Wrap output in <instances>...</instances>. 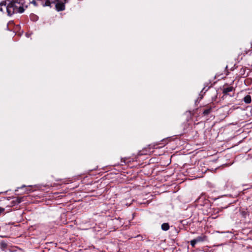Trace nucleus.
Returning <instances> with one entry per match:
<instances>
[{"mask_svg":"<svg viewBox=\"0 0 252 252\" xmlns=\"http://www.w3.org/2000/svg\"><path fill=\"white\" fill-rule=\"evenodd\" d=\"M25 0H11L6 6L8 16H12L15 13H23L25 9L23 7Z\"/></svg>","mask_w":252,"mask_h":252,"instance_id":"f257e3e1","label":"nucleus"},{"mask_svg":"<svg viewBox=\"0 0 252 252\" xmlns=\"http://www.w3.org/2000/svg\"><path fill=\"white\" fill-rule=\"evenodd\" d=\"M55 5L56 9L58 11L64 10L65 9L64 3L61 0H55L52 3V7Z\"/></svg>","mask_w":252,"mask_h":252,"instance_id":"f03ea898","label":"nucleus"},{"mask_svg":"<svg viewBox=\"0 0 252 252\" xmlns=\"http://www.w3.org/2000/svg\"><path fill=\"white\" fill-rule=\"evenodd\" d=\"M207 240V236L202 234L201 235L196 237L195 239L190 241V245L192 247H194L196 244L202 242Z\"/></svg>","mask_w":252,"mask_h":252,"instance_id":"7ed1b4c3","label":"nucleus"},{"mask_svg":"<svg viewBox=\"0 0 252 252\" xmlns=\"http://www.w3.org/2000/svg\"><path fill=\"white\" fill-rule=\"evenodd\" d=\"M234 90V88L232 86L227 87H223L222 89V93L224 94H228L229 92H232Z\"/></svg>","mask_w":252,"mask_h":252,"instance_id":"20e7f679","label":"nucleus"},{"mask_svg":"<svg viewBox=\"0 0 252 252\" xmlns=\"http://www.w3.org/2000/svg\"><path fill=\"white\" fill-rule=\"evenodd\" d=\"M243 100L246 103L249 104L252 101L251 96L250 95H247L244 97Z\"/></svg>","mask_w":252,"mask_h":252,"instance_id":"39448f33","label":"nucleus"},{"mask_svg":"<svg viewBox=\"0 0 252 252\" xmlns=\"http://www.w3.org/2000/svg\"><path fill=\"white\" fill-rule=\"evenodd\" d=\"M169 224L168 223H163L161 225V229L164 231H167L169 229Z\"/></svg>","mask_w":252,"mask_h":252,"instance_id":"423d86ee","label":"nucleus"},{"mask_svg":"<svg viewBox=\"0 0 252 252\" xmlns=\"http://www.w3.org/2000/svg\"><path fill=\"white\" fill-rule=\"evenodd\" d=\"M212 107H209L208 108L205 109L203 112L204 115H207L209 114L212 111Z\"/></svg>","mask_w":252,"mask_h":252,"instance_id":"0eeeda50","label":"nucleus"},{"mask_svg":"<svg viewBox=\"0 0 252 252\" xmlns=\"http://www.w3.org/2000/svg\"><path fill=\"white\" fill-rule=\"evenodd\" d=\"M31 3L35 6L40 5V2L37 0H32V1H31Z\"/></svg>","mask_w":252,"mask_h":252,"instance_id":"6e6552de","label":"nucleus"},{"mask_svg":"<svg viewBox=\"0 0 252 252\" xmlns=\"http://www.w3.org/2000/svg\"><path fill=\"white\" fill-rule=\"evenodd\" d=\"M6 5V2L5 1H1V2H0V11H3V9H2V6H4L5 7Z\"/></svg>","mask_w":252,"mask_h":252,"instance_id":"1a4fd4ad","label":"nucleus"},{"mask_svg":"<svg viewBox=\"0 0 252 252\" xmlns=\"http://www.w3.org/2000/svg\"><path fill=\"white\" fill-rule=\"evenodd\" d=\"M241 213L243 217H244L245 218L246 217V215L247 214V213L246 212L243 211V212H242Z\"/></svg>","mask_w":252,"mask_h":252,"instance_id":"9d476101","label":"nucleus"},{"mask_svg":"<svg viewBox=\"0 0 252 252\" xmlns=\"http://www.w3.org/2000/svg\"><path fill=\"white\" fill-rule=\"evenodd\" d=\"M4 211V209L0 207V215Z\"/></svg>","mask_w":252,"mask_h":252,"instance_id":"9b49d317","label":"nucleus"},{"mask_svg":"<svg viewBox=\"0 0 252 252\" xmlns=\"http://www.w3.org/2000/svg\"><path fill=\"white\" fill-rule=\"evenodd\" d=\"M242 71V72H244L245 71V69L242 68L241 69V71Z\"/></svg>","mask_w":252,"mask_h":252,"instance_id":"f8f14e48","label":"nucleus"},{"mask_svg":"<svg viewBox=\"0 0 252 252\" xmlns=\"http://www.w3.org/2000/svg\"><path fill=\"white\" fill-rule=\"evenodd\" d=\"M123 162H126V159H122V162H123Z\"/></svg>","mask_w":252,"mask_h":252,"instance_id":"ddd939ff","label":"nucleus"},{"mask_svg":"<svg viewBox=\"0 0 252 252\" xmlns=\"http://www.w3.org/2000/svg\"><path fill=\"white\" fill-rule=\"evenodd\" d=\"M156 145H158V144H156ZM156 146V145H153V147H154V146Z\"/></svg>","mask_w":252,"mask_h":252,"instance_id":"4468645a","label":"nucleus"}]
</instances>
